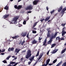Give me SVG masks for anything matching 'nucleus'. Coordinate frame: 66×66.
<instances>
[{"instance_id":"nucleus-48","label":"nucleus","mask_w":66,"mask_h":66,"mask_svg":"<svg viewBox=\"0 0 66 66\" xmlns=\"http://www.w3.org/2000/svg\"><path fill=\"white\" fill-rule=\"evenodd\" d=\"M5 51V49H4L3 50H2L1 51V52H4Z\"/></svg>"},{"instance_id":"nucleus-11","label":"nucleus","mask_w":66,"mask_h":66,"mask_svg":"<svg viewBox=\"0 0 66 66\" xmlns=\"http://www.w3.org/2000/svg\"><path fill=\"white\" fill-rule=\"evenodd\" d=\"M19 36L18 35L17 36H15V37H12V38H13V39H16L17 38H18Z\"/></svg>"},{"instance_id":"nucleus-53","label":"nucleus","mask_w":66,"mask_h":66,"mask_svg":"<svg viewBox=\"0 0 66 66\" xmlns=\"http://www.w3.org/2000/svg\"><path fill=\"white\" fill-rule=\"evenodd\" d=\"M32 12L31 11H29L27 12L28 13H31Z\"/></svg>"},{"instance_id":"nucleus-33","label":"nucleus","mask_w":66,"mask_h":66,"mask_svg":"<svg viewBox=\"0 0 66 66\" xmlns=\"http://www.w3.org/2000/svg\"><path fill=\"white\" fill-rule=\"evenodd\" d=\"M11 57V55H10L9 56H8L7 57L6 59L7 60H9V58H10V57Z\"/></svg>"},{"instance_id":"nucleus-31","label":"nucleus","mask_w":66,"mask_h":66,"mask_svg":"<svg viewBox=\"0 0 66 66\" xmlns=\"http://www.w3.org/2000/svg\"><path fill=\"white\" fill-rule=\"evenodd\" d=\"M54 12H55V11L54 10L53 11L51 12L50 13L51 14H53V13Z\"/></svg>"},{"instance_id":"nucleus-5","label":"nucleus","mask_w":66,"mask_h":66,"mask_svg":"<svg viewBox=\"0 0 66 66\" xmlns=\"http://www.w3.org/2000/svg\"><path fill=\"white\" fill-rule=\"evenodd\" d=\"M10 64H14L13 65H12L13 66H16L18 64V62H16V63L15 62H13V61H11L10 62Z\"/></svg>"},{"instance_id":"nucleus-64","label":"nucleus","mask_w":66,"mask_h":66,"mask_svg":"<svg viewBox=\"0 0 66 66\" xmlns=\"http://www.w3.org/2000/svg\"><path fill=\"white\" fill-rule=\"evenodd\" d=\"M21 45H23V42H22L21 43Z\"/></svg>"},{"instance_id":"nucleus-12","label":"nucleus","mask_w":66,"mask_h":66,"mask_svg":"<svg viewBox=\"0 0 66 66\" xmlns=\"http://www.w3.org/2000/svg\"><path fill=\"white\" fill-rule=\"evenodd\" d=\"M62 36H64V35H65V34H66V32L65 31L63 30V31H62Z\"/></svg>"},{"instance_id":"nucleus-18","label":"nucleus","mask_w":66,"mask_h":66,"mask_svg":"<svg viewBox=\"0 0 66 66\" xmlns=\"http://www.w3.org/2000/svg\"><path fill=\"white\" fill-rule=\"evenodd\" d=\"M58 50H59V49H57L56 50H53V52H52V53L54 54L56 53V52H57Z\"/></svg>"},{"instance_id":"nucleus-32","label":"nucleus","mask_w":66,"mask_h":66,"mask_svg":"<svg viewBox=\"0 0 66 66\" xmlns=\"http://www.w3.org/2000/svg\"><path fill=\"white\" fill-rule=\"evenodd\" d=\"M14 8L16 9H18V6H17V5H15L14 6Z\"/></svg>"},{"instance_id":"nucleus-39","label":"nucleus","mask_w":66,"mask_h":66,"mask_svg":"<svg viewBox=\"0 0 66 66\" xmlns=\"http://www.w3.org/2000/svg\"><path fill=\"white\" fill-rule=\"evenodd\" d=\"M22 43V40H20L19 42V44L20 45Z\"/></svg>"},{"instance_id":"nucleus-34","label":"nucleus","mask_w":66,"mask_h":66,"mask_svg":"<svg viewBox=\"0 0 66 66\" xmlns=\"http://www.w3.org/2000/svg\"><path fill=\"white\" fill-rule=\"evenodd\" d=\"M57 61V59H56L53 61V63L54 64Z\"/></svg>"},{"instance_id":"nucleus-49","label":"nucleus","mask_w":66,"mask_h":66,"mask_svg":"<svg viewBox=\"0 0 66 66\" xmlns=\"http://www.w3.org/2000/svg\"><path fill=\"white\" fill-rule=\"evenodd\" d=\"M29 33H28L26 36V37L27 38H28V37H29Z\"/></svg>"},{"instance_id":"nucleus-47","label":"nucleus","mask_w":66,"mask_h":66,"mask_svg":"<svg viewBox=\"0 0 66 66\" xmlns=\"http://www.w3.org/2000/svg\"><path fill=\"white\" fill-rule=\"evenodd\" d=\"M26 52V50H24L22 51V53H23V52Z\"/></svg>"},{"instance_id":"nucleus-30","label":"nucleus","mask_w":66,"mask_h":66,"mask_svg":"<svg viewBox=\"0 0 66 66\" xmlns=\"http://www.w3.org/2000/svg\"><path fill=\"white\" fill-rule=\"evenodd\" d=\"M37 32L35 30H33L32 31V33H34V34H35Z\"/></svg>"},{"instance_id":"nucleus-54","label":"nucleus","mask_w":66,"mask_h":66,"mask_svg":"<svg viewBox=\"0 0 66 66\" xmlns=\"http://www.w3.org/2000/svg\"><path fill=\"white\" fill-rule=\"evenodd\" d=\"M53 65V64L50 63L48 64V65H49V66H51V65Z\"/></svg>"},{"instance_id":"nucleus-42","label":"nucleus","mask_w":66,"mask_h":66,"mask_svg":"<svg viewBox=\"0 0 66 66\" xmlns=\"http://www.w3.org/2000/svg\"><path fill=\"white\" fill-rule=\"evenodd\" d=\"M11 51V47H10L8 50V51H9V52H10Z\"/></svg>"},{"instance_id":"nucleus-50","label":"nucleus","mask_w":66,"mask_h":66,"mask_svg":"<svg viewBox=\"0 0 66 66\" xmlns=\"http://www.w3.org/2000/svg\"><path fill=\"white\" fill-rule=\"evenodd\" d=\"M3 10V9H2L0 8V12H2V11Z\"/></svg>"},{"instance_id":"nucleus-17","label":"nucleus","mask_w":66,"mask_h":66,"mask_svg":"<svg viewBox=\"0 0 66 66\" xmlns=\"http://www.w3.org/2000/svg\"><path fill=\"white\" fill-rule=\"evenodd\" d=\"M37 41L35 40H34L32 42V44H35L37 43Z\"/></svg>"},{"instance_id":"nucleus-37","label":"nucleus","mask_w":66,"mask_h":66,"mask_svg":"<svg viewBox=\"0 0 66 66\" xmlns=\"http://www.w3.org/2000/svg\"><path fill=\"white\" fill-rule=\"evenodd\" d=\"M23 24H26V21H24L23 22Z\"/></svg>"},{"instance_id":"nucleus-7","label":"nucleus","mask_w":66,"mask_h":66,"mask_svg":"<svg viewBox=\"0 0 66 66\" xmlns=\"http://www.w3.org/2000/svg\"><path fill=\"white\" fill-rule=\"evenodd\" d=\"M50 59H49L47 60L46 61V64H45V65L47 66L48 64H49V62H50Z\"/></svg>"},{"instance_id":"nucleus-51","label":"nucleus","mask_w":66,"mask_h":66,"mask_svg":"<svg viewBox=\"0 0 66 66\" xmlns=\"http://www.w3.org/2000/svg\"><path fill=\"white\" fill-rule=\"evenodd\" d=\"M23 58H22L21 59V61H23Z\"/></svg>"},{"instance_id":"nucleus-59","label":"nucleus","mask_w":66,"mask_h":66,"mask_svg":"<svg viewBox=\"0 0 66 66\" xmlns=\"http://www.w3.org/2000/svg\"><path fill=\"white\" fill-rule=\"evenodd\" d=\"M38 34H37L36 35H35V37H36V36H38Z\"/></svg>"},{"instance_id":"nucleus-4","label":"nucleus","mask_w":66,"mask_h":66,"mask_svg":"<svg viewBox=\"0 0 66 66\" xmlns=\"http://www.w3.org/2000/svg\"><path fill=\"white\" fill-rule=\"evenodd\" d=\"M56 40H57L58 39L59 42H61V40H64V38H62L61 39V38L60 37H56Z\"/></svg>"},{"instance_id":"nucleus-43","label":"nucleus","mask_w":66,"mask_h":66,"mask_svg":"<svg viewBox=\"0 0 66 66\" xmlns=\"http://www.w3.org/2000/svg\"><path fill=\"white\" fill-rule=\"evenodd\" d=\"M50 50H49L48 52H47V53H46V54H47V55H49V52H50Z\"/></svg>"},{"instance_id":"nucleus-45","label":"nucleus","mask_w":66,"mask_h":66,"mask_svg":"<svg viewBox=\"0 0 66 66\" xmlns=\"http://www.w3.org/2000/svg\"><path fill=\"white\" fill-rule=\"evenodd\" d=\"M31 61H30V62H29L28 63V65H30V64H31Z\"/></svg>"},{"instance_id":"nucleus-56","label":"nucleus","mask_w":66,"mask_h":66,"mask_svg":"<svg viewBox=\"0 0 66 66\" xmlns=\"http://www.w3.org/2000/svg\"><path fill=\"white\" fill-rule=\"evenodd\" d=\"M1 55H4V54H5L4 53H1Z\"/></svg>"},{"instance_id":"nucleus-20","label":"nucleus","mask_w":66,"mask_h":66,"mask_svg":"<svg viewBox=\"0 0 66 66\" xmlns=\"http://www.w3.org/2000/svg\"><path fill=\"white\" fill-rule=\"evenodd\" d=\"M20 50L19 49L16 48L15 49V51L17 52V53H19V52L20 51Z\"/></svg>"},{"instance_id":"nucleus-16","label":"nucleus","mask_w":66,"mask_h":66,"mask_svg":"<svg viewBox=\"0 0 66 66\" xmlns=\"http://www.w3.org/2000/svg\"><path fill=\"white\" fill-rule=\"evenodd\" d=\"M50 16L46 17L45 19V21H48L49 19H50Z\"/></svg>"},{"instance_id":"nucleus-19","label":"nucleus","mask_w":66,"mask_h":66,"mask_svg":"<svg viewBox=\"0 0 66 66\" xmlns=\"http://www.w3.org/2000/svg\"><path fill=\"white\" fill-rule=\"evenodd\" d=\"M52 40L50 39V40L48 42V44H51V43H52Z\"/></svg>"},{"instance_id":"nucleus-35","label":"nucleus","mask_w":66,"mask_h":66,"mask_svg":"<svg viewBox=\"0 0 66 66\" xmlns=\"http://www.w3.org/2000/svg\"><path fill=\"white\" fill-rule=\"evenodd\" d=\"M44 20H45V19H40V21L41 22H43V21H44Z\"/></svg>"},{"instance_id":"nucleus-27","label":"nucleus","mask_w":66,"mask_h":66,"mask_svg":"<svg viewBox=\"0 0 66 66\" xmlns=\"http://www.w3.org/2000/svg\"><path fill=\"white\" fill-rule=\"evenodd\" d=\"M27 32H25L24 33V34H23V35H22V36H23V37H25V36L27 35Z\"/></svg>"},{"instance_id":"nucleus-44","label":"nucleus","mask_w":66,"mask_h":66,"mask_svg":"<svg viewBox=\"0 0 66 66\" xmlns=\"http://www.w3.org/2000/svg\"><path fill=\"white\" fill-rule=\"evenodd\" d=\"M11 51H13V50H14V48H11Z\"/></svg>"},{"instance_id":"nucleus-22","label":"nucleus","mask_w":66,"mask_h":66,"mask_svg":"<svg viewBox=\"0 0 66 66\" xmlns=\"http://www.w3.org/2000/svg\"><path fill=\"white\" fill-rule=\"evenodd\" d=\"M34 56H32L31 58L29 59V60L30 61H32L33 60H34Z\"/></svg>"},{"instance_id":"nucleus-1","label":"nucleus","mask_w":66,"mask_h":66,"mask_svg":"<svg viewBox=\"0 0 66 66\" xmlns=\"http://www.w3.org/2000/svg\"><path fill=\"white\" fill-rule=\"evenodd\" d=\"M32 55V53H31V51L30 50H28L27 52V54L25 56V58L27 59H29Z\"/></svg>"},{"instance_id":"nucleus-38","label":"nucleus","mask_w":66,"mask_h":66,"mask_svg":"<svg viewBox=\"0 0 66 66\" xmlns=\"http://www.w3.org/2000/svg\"><path fill=\"white\" fill-rule=\"evenodd\" d=\"M3 63H7V62H6V61L5 60H4V61H3Z\"/></svg>"},{"instance_id":"nucleus-60","label":"nucleus","mask_w":66,"mask_h":66,"mask_svg":"<svg viewBox=\"0 0 66 66\" xmlns=\"http://www.w3.org/2000/svg\"><path fill=\"white\" fill-rule=\"evenodd\" d=\"M12 58H15V56H12Z\"/></svg>"},{"instance_id":"nucleus-8","label":"nucleus","mask_w":66,"mask_h":66,"mask_svg":"<svg viewBox=\"0 0 66 66\" xmlns=\"http://www.w3.org/2000/svg\"><path fill=\"white\" fill-rule=\"evenodd\" d=\"M62 9H63V6H61L60 7L59 9L57 10L58 12H60L62 10Z\"/></svg>"},{"instance_id":"nucleus-3","label":"nucleus","mask_w":66,"mask_h":66,"mask_svg":"<svg viewBox=\"0 0 66 66\" xmlns=\"http://www.w3.org/2000/svg\"><path fill=\"white\" fill-rule=\"evenodd\" d=\"M33 6H32V5H30L29 6L27 7L26 9V10H31L33 9Z\"/></svg>"},{"instance_id":"nucleus-6","label":"nucleus","mask_w":66,"mask_h":66,"mask_svg":"<svg viewBox=\"0 0 66 66\" xmlns=\"http://www.w3.org/2000/svg\"><path fill=\"white\" fill-rule=\"evenodd\" d=\"M39 0H35L33 2L34 5H37V3L39 2Z\"/></svg>"},{"instance_id":"nucleus-46","label":"nucleus","mask_w":66,"mask_h":66,"mask_svg":"<svg viewBox=\"0 0 66 66\" xmlns=\"http://www.w3.org/2000/svg\"><path fill=\"white\" fill-rule=\"evenodd\" d=\"M17 57L15 58L14 59H13V60H12V61H14V60H17Z\"/></svg>"},{"instance_id":"nucleus-58","label":"nucleus","mask_w":66,"mask_h":66,"mask_svg":"<svg viewBox=\"0 0 66 66\" xmlns=\"http://www.w3.org/2000/svg\"><path fill=\"white\" fill-rule=\"evenodd\" d=\"M65 29V27H64L63 28V30L62 31H65L64 30V29Z\"/></svg>"},{"instance_id":"nucleus-57","label":"nucleus","mask_w":66,"mask_h":66,"mask_svg":"<svg viewBox=\"0 0 66 66\" xmlns=\"http://www.w3.org/2000/svg\"><path fill=\"white\" fill-rule=\"evenodd\" d=\"M11 64H9L7 66H13L12 65H11Z\"/></svg>"},{"instance_id":"nucleus-29","label":"nucleus","mask_w":66,"mask_h":66,"mask_svg":"<svg viewBox=\"0 0 66 66\" xmlns=\"http://www.w3.org/2000/svg\"><path fill=\"white\" fill-rule=\"evenodd\" d=\"M39 51H38L36 55V57L37 56H39Z\"/></svg>"},{"instance_id":"nucleus-52","label":"nucleus","mask_w":66,"mask_h":66,"mask_svg":"<svg viewBox=\"0 0 66 66\" xmlns=\"http://www.w3.org/2000/svg\"><path fill=\"white\" fill-rule=\"evenodd\" d=\"M46 9L47 11H48V10L49 9V8H48V7H47V6L46 7Z\"/></svg>"},{"instance_id":"nucleus-40","label":"nucleus","mask_w":66,"mask_h":66,"mask_svg":"<svg viewBox=\"0 0 66 66\" xmlns=\"http://www.w3.org/2000/svg\"><path fill=\"white\" fill-rule=\"evenodd\" d=\"M65 24H66L65 23L62 24H61V26H63V27H65Z\"/></svg>"},{"instance_id":"nucleus-25","label":"nucleus","mask_w":66,"mask_h":66,"mask_svg":"<svg viewBox=\"0 0 66 66\" xmlns=\"http://www.w3.org/2000/svg\"><path fill=\"white\" fill-rule=\"evenodd\" d=\"M5 10H8L9 9V6H7L6 5L5 7L4 8Z\"/></svg>"},{"instance_id":"nucleus-2","label":"nucleus","mask_w":66,"mask_h":66,"mask_svg":"<svg viewBox=\"0 0 66 66\" xmlns=\"http://www.w3.org/2000/svg\"><path fill=\"white\" fill-rule=\"evenodd\" d=\"M19 18L18 16L14 17V18L13 19V20L12 21V22H11V24H13V23H12V22H13V21H14V22L13 23L14 24H16V23H17V19H18Z\"/></svg>"},{"instance_id":"nucleus-63","label":"nucleus","mask_w":66,"mask_h":66,"mask_svg":"<svg viewBox=\"0 0 66 66\" xmlns=\"http://www.w3.org/2000/svg\"><path fill=\"white\" fill-rule=\"evenodd\" d=\"M25 42V41L24 40V41H23L22 42V43H24Z\"/></svg>"},{"instance_id":"nucleus-61","label":"nucleus","mask_w":66,"mask_h":66,"mask_svg":"<svg viewBox=\"0 0 66 66\" xmlns=\"http://www.w3.org/2000/svg\"><path fill=\"white\" fill-rule=\"evenodd\" d=\"M41 39H42L40 38L39 37V40H41Z\"/></svg>"},{"instance_id":"nucleus-23","label":"nucleus","mask_w":66,"mask_h":66,"mask_svg":"<svg viewBox=\"0 0 66 66\" xmlns=\"http://www.w3.org/2000/svg\"><path fill=\"white\" fill-rule=\"evenodd\" d=\"M56 46V44H52L51 45V48H53L54 47H55V46Z\"/></svg>"},{"instance_id":"nucleus-10","label":"nucleus","mask_w":66,"mask_h":66,"mask_svg":"<svg viewBox=\"0 0 66 66\" xmlns=\"http://www.w3.org/2000/svg\"><path fill=\"white\" fill-rule=\"evenodd\" d=\"M10 15L9 14H6L4 16H3V18L4 19L5 18H7Z\"/></svg>"},{"instance_id":"nucleus-36","label":"nucleus","mask_w":66,"mask_h":66,"mask_svg":"<svg viewBox=\"0 0 66 66\" xmlns=\"http://www.w3.org/2000/svg\"><path fill=\"white\" fill-rule=\"evenodd\" d=\"M57 35V32H55V34L54 35V36L55 37H56V35Z\"/></svg>"},{"instance_id":"nucleus-24","label":"nucleus","mask_w":66,"mask_h":66,"mask_svg":"<svg viewBox=\"0 0 66 66\" xmlns=\"http://www.w3.org/2000/svg\"><path fill=\"white\" fill-rule=\"evenodd\" d=\"M22 8V6L21 5H19L18 7V10H19V9H21Z\"/></svg>"},{"instance_id":"nucleus-62","label":"nucleus","mask_w":66,"mask_h":66,"mask_svg":"<svg viewBox=\"0 0 66 66\" xmlns=\"http://www.w3.org/2000/svg\"><path fill=\"white\" fill-rule=\"evenodd\" d=\"M27 38L28 40H30V37H28Z\"/></svg>"},{"instance_id":"nucleus-28","label":"nucleus","mask_w":66,"mask_h":66,"mask_svg":"<svg viewBox=\"0 0 66 66\" xmlns=\"http://www.w3.org/2000/svg\"><path fill=\"white\" fill-rule=\"evenodd\" d=\"M47 40V39H45V41H44V42L43 43V46H45V44H46V41Z\"/></svg>"},{"instance_id":"nucleus-55","label":"nucleus","mask_w":66,"mask_h":66,"mask_svg":"<svg viewBox=\"0 0 66 66\" xmlns=\"http://www.w3.org/2000/svg\"><path fill=\"white\" fill-rule=\"evenodd\" d=\"M34 30H37V28H33Z\"/></svg>"},{"instance_id":"nucleus-14","label":"nucleus","mask_w":66,"mask_h":66,"mask_svg":"<svg viewBox=\"0 0 66 66\" xmlns=\"http://www.w3.org/2000/svg\"><path fill=\"white\" fill-rule=\"evenodd\" d=\"M66 10V7L63 8V9L62 10V11L61 12L62 13H63H63L64 14V12H65V11Z\"/></svg>"},{"instance_id":"nucleus-41","label":"nucleus","mask_w":66,"mask_h":66,"mask_svg":"<svg viewBox=\"0 0 66 66\" xmlns=\"http://www.w3.org/2000/svg\"><path fill=\"white\" fill-rule=\"evenodd\" d=\"M47 31H48V32L47 33H51V31L50 30V29H48L47 30Z\"/></svg>"},{"instance_id":"nucleus-13","label":"nucleus","mask_w":66,"mask_h":66,"mask_svg":"<svg viewBox=\"0 0 66 66\" xmlns=\"http://www.w3.org/2000/svg\"><path fill=\"white\" fill-rule=\"evenodd\" d=\"M51 36V35L50 33V32H47V38H50Z\"/></svg>"},{"instance_id":"nucleus-15","label":"nucleus","mask_w":66,"mask_h":66,"mask_svg":"<svg viewBox=\"0 0 66 66\" xmlns=\"http://www.w3.org/2000/svg\"><path fill=\"white\" fill-rule=\"evenodd\" d=\"M38 21L36 22H35L34 24L33 25V27H32V29H33L34 28L36 25H37V23H38Z\"/></svg>"},{"instance_id":"nucleus-21","label":"nucleus","mask_w":66,"mask_h":66,"mask_svg":"<svg viewBox=\"0 0 66 66\" xmlns=\"http://www.w3.org/2000/svg\"><path fill=\"white\" fill-rule=\"evenodd\" d=\"M53 36H52L50 38V39H52H52H53V38H55V37H56L54 36V34H53Z\"/></svg>"},{"instance_id":"nucleus-9","label":"nucleus","mask_w":66,"mask_h":66,"mask_svg":"<svg viewBox=\"0 0 66 66\" xmlns=\"http://www.w3.org/2000/svg\"><path fill=\"white\" fill-rule=\"evenodd\" d=\"M43 55V54L42 53H41L38 57V60H39L42 58Z\"/></svg>"},{"instance_id":"nucleus-26","label":"nucleus","mask_w":66,"mask_h":66,"mask_svg":"<svg viewBox=\"0 0 66 66\" xmlns=\"http://www.w3.org/2000/svg\"><path fill=\"white\" fill-rule=\"evenodd\" d=\"M66 48H65L64 50H63V51H62L61 52V53L62 54H63V53H64L65 51H66Z\"/></svg>"}]
</instances>
